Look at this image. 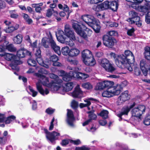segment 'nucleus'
Here are the masks:
<instances>
[{
  "mask_svg": "<svg viewBox=\"0 0 150 150\" xmlns=\"http://www.w3.org/2000/svg\"><path fill=\"white\" fill-rule=\"evenodd\" d=\"M136 104V103L134 102L130 106L126 105L123 107L120 111L116 114V116L119 118V120L120 121L122 120L127 121L126 118L127 117L129 113L132 109L131 112L132 116L140 118L142 114L145 112L146 107L145 105H141L134 108Z\"/></svg>",
  "mask_w": 150,
  "mask_h": 150,
  "instance_id": "1",
  "label": "nucleus"
},
{
  "mask_svg": "<svg viewBox=\"0 0 150 150\" xmlns=\"http://www.w3.org/2000/svg\"><path fill=\"white\" fill-rule=\"evenodd\" d=\"M110 54L112 57L115 59V64L118 66L120 67H122V65H128L126 68L130 71H133L131 66L133 64L135 59L133 54L130 50H125L124 54L118 55L117 57L114 53L111 52Z\"/></svg>",
  "mask_w": 150,
  "mask_h": 150,
  "instance_id": "2",
  "label": "nucleus"
},
{
  "mask_svg": "<svg viewBox=\"0 0 150 150\" xmlns=\"http://www.w3.org/2000/svg\"><path fill=\"white\" fill-rule=\"evenodd\" d=\"M72 26L77 34L86 40L87 39L88 36H90L92 33L91 30L78 22L76 23H73Z\"/></svg>",
  "mask_w": 150,
  "mask_h": 150,
  "instance_id": "3",
  "label": "nucleus"
},
{
  "mask_svg": "<svg viewBox=\"0 0 150 150\" xmlns=\"http://www.w3.org/2000/svg\"><path fill=\"white\" fill-rule=\"evenodd\" d=\"M108 35H104L102 39L103 45L108 48H112L116 45L117 41L114 37L118 34L117 32L114 30L110 31L108 32Z\"/></svg>",
  "mask_w": 150,
  "mask_h": 150,
  "instance_id": "4",
  "label": "nucleus"
},
{
  "mask_svg": "<svg viewBox=\"0 0 150 150\" xmlns=\"http://www.w3.org/2000/svg\"><path fill=\"white\" fill-rule=\"evenodd\" d=\"M83 20L93 29L96 33L100 32V22L93 16L90 15H85L82 17Z\"/></svg>",
  "mask_w": 150,
  "mask_h": 150,
  "instance_id": "5",
  "label": "nucleus"
},
{
  "mask_svg": "<svg viewBox=\"0 0 150 150\" xmlns=\"http://www.w3.org/2000/svg\"><path fill=\"white\" fill-rule=\"evenodd\" d=\"M113 81L105 80L103 81L99 82L96 85L95 88L96 90H103L105 88H110L112 87L114 85Z\"/></svg>",
  "mask_w": 150,
  "mask_h": 150,
  "instance_id": "6",
  "label": "nucleus"
},
{
  "mask_svg": "<svg viewBox=\"0 0 150 150\" xmlns=\"http://www.w3.org/2000/svg\"><path fill=\"white\" fill-rule=\"evenodd\" d=\"M64 32L63 31H59V33L62 32L63 34L64 33L68 38H69L71 41H74L76 40L75 33L73 30H72L70 26L68 24H66L64 27Z\"/></svg>",
  "mask_w": 150,
  "mask_h": 150,
  "instance_id": "7",
  "label": "nucleus"
},
{
  "mask_svg": "<svg viewBox=\"0 0 150 150\" xmlns=\"http://www.w3.org/2000/svg\"><path fill=\"white\" fill-rule=\"evenodd\" d=\"M44 132L46 134L47 139L49 140L51 143H53L54 141L57 139V136H59V133L55 131H53L51 132L48 131L46 129H44Z\"/></svg>",
  "mask_w": 150,
  "mask_h": 150,
  "instance_id": "8",
  "label": "nucleus"
},
{
  "mask_svg": "<svg viewBox=\"0 0 150 150\" xmlns=\"http://www.w3.org/2000/svg\"><path fill=\"white\" fill-rule=\"evenodd\" d=\"M130 98V96L128 94V91H125L123 92L118 97L117 103L118 105L122 104Z\"/></svg>",
  "mask_w": 150,
  "mask_h": 150,
  "instance_id": "9",
  "label": "nucleus"
},
{
  "mask_svg": "<svg viewBox=\"0 0 150 150\" xmlns=\"http://www.w3.org/2000/svg\"><path fill=\"white\" fill-rule=\"evenodd\" d=\"M27 56H29L30 57H31V52L24 48L20 49L17 52L16 56L17 59L19 60H20V58H24Z\"/></svg>",
  "mask_w": 150,
  "mask_h": 150,
  "instance_id": "10",
  "label": "nucleus"
},
{
  "mask_svg": "<svg viewBox=\"0 0 150 150\" xmlns=\"http://www.w3.org/2000/svg\"><path fill=\"white\" fill-rule=\"evenodd\" d=\"M140 65L143 75L144 76H147L148 70L150 67V64L147 63L144 59H142L140 62Z\"/></svg>",
  "mask_w": 150,
  "mask_h": 150,
  "instance_id": "11",
  "label": "nucleus"
},
{
  "mask_svg": "<svg viewBox=\"0 0 150 150\" xmlns=\"http://www.w3.org/2000/svg\"><path fill=\"white\" fill-rule=\"evenodd\" d=\"M108 2L104 1L103 3L97 5H94L93 7V9L95 11L98 12L108 9Z\"/></svg>",
  "mask_w": 150,
  "mask_h": 150,
  "instance_id": "12",
  "label": "nucleus"
},
{
  "mask_svg": "<svg viewBox=\"0 0 150 150\" xmlns=\"http://www.w3.org/2000/svg\"><path fill=\"white\" fill-rule=\"evenodd\" d=\"M130 14L131 15V17L129 18L128 20L129 21H131L132 24L134 23L135 21H139L140 20V18L138 16V13L134 11L130 12Z\"/></svg>",
  "mask_w": 150,
  "mask_h": 150,
  "instance_id": "13",
  "label": "nucleus"
},
{
  "mask_svg": "<svg viewBox=\"0 0 150 150\" xmlns=\"http://www.w3.org/2000/svg\"><path fill=\"white\" fill-rule=\"evenodd\" d=\"M67 117L68 123L70 126H73V122L75 120V117L73 112L71 110L68 109Z\"/></svg>",
  "mask_w": 150,
  "mask_h": 150,
  "instance_id": "14",
  "label": "nucleus"
},
{
  "mask_svg": "<svg viewBox=\"0 0 150 150\" xmlns=\"http://www.w3.org/2000/svg\"><path fill=\"white\" fill-rule=\"evenodd\" d=\"M105 1L108 2V9H111L113 11H117L118 6V4L117 2L115 1Z\"/></svg>",
  "mask_w": 150,
  "mask_h": 150,
  "instance_id": "15",
  "label": "nucleus"
},
{
  "mask_svg": "<svg viewBox=\"0 0 150 150\" xmlns=\"http://www.w3.org/2000/svg\"><path fill=\"white\" fill-rule=\"evenodd\" d=\"M37 76L38 77H40L41 78H42L43 81L42 82L44 86L48 87H50L52 86V80L49 83L48 78L46 77L45 76L40 74H38Z\"/></svg>",
  "mask_w": 150,
  "mask_h": 150,
  "instance_id": "16",
  "label": "nucleus"
},
{
  "mask_svg": "<svg viewBox=\"0 0 150 150\" xmlns=\"http://www.w3.org/2000/svg\"><path fill=\"white\" fill-rule=\"evenodd\" d=\"M59 59L58 57L56 55H53L51 56L49 58V60L53 62V66L56 67L61 66V64L58 62Z\"/></svg>",
  "mask_w": 150,
  "mask_h": 150,
  "instance_id": "17",
  "label": "nucleus"
},
{
  "mask_svg": "<svg viewBox=\"0 0 150 150\" xmlns=\"http://www.w3.org/2000/svg\"><path fill=\"white\" fill-rule=\"evenodd\" d=\"M92 56L93 55L91 52L88 50H84L81 52V57L83 61H85L86 59Z\"/></svg>",
  "mask_w": 150,
  "mask_h": 150,
  "instance_id": "18",
  "label": "nucleus"
},
{
  "mask_svg": "<svg viewBox=\"0 0 150 150\" xmlns=\"http://www.w3.org/2000/svg\"><path fill=\"white\" fill-rule=\"evenodd\" d=\"M122 88L120 85L117 84L116 86H113L111 87L112 90L114 95H118L120 93Z\"/></svg>",
  "mask_w": 150,
  "mask_h": 150,
  "instance_id": "19",
  "label": "nucleus"
},
{
  "mask_svg": "<svg viewBox=\"0 0 150 150\" xmlns=\"http://www.w3.org/2000/svg\"><path fill=\"white\" fill-rule=\"evenodd\" d=\"M82 92L79 86H77L74 89V91L72 93V96L74 98H80V95L82 94Z\"/></svg>",
  "mask_w": 150,
  "mask_h": 150,
  "instance_id": "20",
  "label": "nucleus"
},
{
  "mask_svg": "<svg viewBox=\"0 0 150 150\" xmlns=\"http://www.w3.org/2000/svg\"><path fill=\"white\" fill-rule=\"evenodd\" d=\"M50 43V45L54 51L55 53L57 54L58 55L61 54V51L60 47L57 46L54 40H52Z\"/></svg>",
  "mask_w": 150,
  "mask_h": 150,
  "instance_id": "21",
  "label": "nucleus"
},
{
  "mask_svg": "<svg viewBox=\"0 0 150 150\" xmlns=\"http://www.w3.org/2000/svg\"><path fill=\"white\" fill-rule=\"evenodd\" d=\"M4 56L7 60L11 61V62H13V61L17 59L16 56L12 54L6 53L5 52V54Z\"/></svg>",
  "mask_w": 150,
  "mask_h": 150,
  "instance_id": "22",
  "label": "nucleus"
},
{
  "mask_svg": "<svg viewBox=\"0 0 150 150\" xmlns=\"http://www.w3.org/2000/svg\"><path fill=\"white\" fill-rule=\"evenodd\" d=\"M72 79H74L73 71H70L68 74H66L63 77V80L66 82L69 81Z\"/></svg>",
  "mask_w": 150,
  "mask_h": 150,
  "instance_id": "23",
  "label": "nucleus"
},
{
  "mask_svg": "<svg viewBox=\"0 0 150 150\" xmlns=\"http://www.w3.org/2000/svg\"><path fill=\"white\" fill-rule=\"evenodd\" d=\"M12 63L10 64V67L12 69L16 70L18 71L19 70V68L18 67V65L22 63V62L18 59H17L12 62Z\"/></svg>",
  "mask_w": 150,
  "mask_h": 150,
  "instance_id": "24",
  "label": "nucleus"
},
{
  "mask_svg": "<svg viewBox=\"0 0 150 150\" xmlns=\"http://www.w3.org/2000/svg\"><path fill=\"white\" fill-rule=\"evenodd\" d=\"M83 62L86 65L89 66H93L96 63V60L93 56L88 58L85 61H83Z\"/></svg>",
  "mask_w": 150,
  "mask_h": 150,
  "instance_id": "25",
  "label": "nucleus"
},
{
  "mask_svg": "<svg viewBox=\"0 0 150 150\" xmlns=\"http://www.w3.org/2000/svg\"><path fill=\"white\" fill-rule=\"evenodd\" d=\"M36 85L37 90L41 95H44L45 92L46 95H47L49 93V92L47 88H45V91H44L42 85L39 83H37Z\"/></svg>",
  "mask_w": 150,
  "mask_h": 150,
  "instance_id": "26",
  "label": "nucleus"
},
{
  "mask_svg": "<svg viewBox=\"0 0 150 150\" xmlns=\"http://www.w3.org/2000/svg\"><path fill=\"white\" fill-rule=\"evenodd\" d=\"M102 95L103 97L108 98L114 96L111 88H108L106 91H104Z\"/></svg>",
  "mask_w": 150,
  "mask_h": 150,
  "instance_id": "27",
  "label": "nucleus"
},
{
  "mask_svg": "<svg viewBox=\"0 0 150 150\" xmlns=\"http://www.w3.org/2000/svg\"><path fill=\"white\" fill-rule=\"evenodd\" d=\"M144 58L150 61V47L146 46L144 48Z\"/></svg>",
  "mask_w": 150,
  "mask_h": 150,
  "instance_id": "28",
  "label": "nucleus"
},
{
  "mask_svg": "<svg viewBox=\"0 0 150 150\" xmlns=\"http://www.w3.org/2000/svg\"><path fill=\"white\" fill-rule=\"evenodd\" d=\"M19 27L18 25H16L15 26H10L4 29V30L6 33H10L13 32L15 30H16L18 29Z\"/></svg>",
  "mask_w": 150,
  "mask_h": 150,
  "instance_id": "29",
  "label": "nucleus"
},
{
  "mask_svg": "<svg viewBox=\"0 0 150 150\" xmlns=\"http://www.w3.org/2000/svg\"><path fill=\"white\" fill-rule=\"evenodd\" d=\"M22 35L21 34H18L13 38V40L15 43L20 44L22 42Z\"/></svg>",
  "mask_w": 150,
  "mask_h": 150,
  "instance_id": "30",
  "label": "nucleus"
},
{
  "mask_svg": "<svg viewBox=\"0 0 150 150\" xmlns=\"http://www.w3.org/2000/svg\"><path fill=\"white\" fill-rule=\"evenodd\" d=\"M105 71L108 72L113 73L115 70L116 69L113 67V64L110 63L104 69Z\"/></svg>",
  "mask_w": 150,
  "mask_h": 150,
  "instance_id": "31",
  "label": "nucleus"
},
{
  "mask_svg": "<svg viewBox=\"0 0 150 150\" xmlns=\"http://www.w3.org/2000/svg\"><path fill=\"white\" fill-rule=\"evenodd\" d=\"M80 52L79 50L76 48H72L70 50L69 56L71 57L76 56L79 54Z\"/></svg>",
  "mask_w": 150,
  "mask_h": 150,
  "instance_id": "32",
  "label": "nucleus"
},
{
  "mask_svg": "<svg viewBox=\"0 0 150 150\" xmlns=\"http://www.w3.org/2000/svg\"><path fill=\"white\" fill-rule=\"evenodd\" d=\"M73 83L67 82L65 83V87H64L63 89L66 92H68L72 90L73 88Z\"/></svg>",
  "mask_w": 150,
  "mask_h": 150,
  "instance_id": "33",
  "label": "nucleus"
},
{
  "mask_svg": "<svg viewBox=\"0 0 150 150\" xmlns=\"http://www.w3.org/2000/svg\"><path fill=\"white\" fill-rule=\"evenodd\" d=\"M110 63L108 60L106 58L103 59L101 60L100 63L101 66L105 69L106 67Z\"/></svg>",
  "mask_w": 150,
  "mask_h": 150,
  "instance_id": "34",
  "label": "nucleus"
},
{
  "mask_svg": "<svg viewBox=\"0 0 150 150\" xmlns=\"http://www.w3.org/2000/svg\"><path fill=\"white\" fill-rule=\"evenodd\" d=\"M94 111L93 110L88 111L87 113H88V117L89 119L91 120V121L92 120H96L97 118V115L94 113Z\"/></svg>",
  "mask_w": 150,
  "mask_h": 150,
  "instance_id": "35",
  "label": "nucleus"
},
{
  "mask_svg": "<svg viewBox=\"0 0 150 150\" xmlns=\"http://www.w3.org/2000/svg\"><path fill=\"white\" fill-rule=\"evenodd\" d=\"M108 112L107 110H103L98 114L103 119L107 118L108 117Z\"/></svg>",
  "mask_w": 150,
  "mask_h": 150,
  "instance_id": "36",
  "label": "nucleus"
},
{
  "mask_svg": "<svg viewBox=\"0 0 150 150\" xmlns=\"http://www.w3.org/2000/svg\"><path fill=\"white\" fill-rule=\"evenodd\" d=\"M148 6H141L138 7V10L139 11L143 13V14L148 13L149 11Z\"/></svg>",
  "mask_w": 150,
  "mask_h": 150,
  "instance_id": "37",
  "label": "nucleus"
},
{
  "mask_svg": "<svg viewBox=\"0 0 150 150\" xmlns=\"http://www.w3.org/2000/svg\"><path fill=\"white\" fill-rule=\"evenodd\" d=\"M73 72L74 75V79H82L83 73L75 71H73Z\"/></svg>",
  "mask_w": 150,
  "mask_h": 150,
  "instance_id": "38",
  "label": "nucleus"
},
{
  "mask_svg": "<svg viewBox=\"0 0 150 150\" xmlns=\"http://www.w3.org/2000/svg\"><path fill=\"white\" fill-rule=\"evenodd\" d=\"M69 48L68 47H62L61 50V52L62 54L64 55H69L70 53Z\"/></svg>",
  "mask_w": 150,
  "mask_h": 150,
  "instance_id": "39",
  "label": "nucleus"
},
{
  "mask_svg": "<svg viewBox=\"0 0 150 150\" xmlns=\"http://www.w3.org/2000/svg\"><path fill=\"white\" fill-rule=\"evenodd\" d=\"M134 74L137 76H139L141 74V69L138 67L134 66L133 68Z\"/></svg>",
  "mask_w": 150,
  "mask_h": 150,
  "instance_id": "40",
  "label": "nucleus"
},
{
  "mask_svg": "<svg viewBox=\"0 0 150 150\" xmlns=\"http://www.w3.org/2000/svg\"><path fill=\"white\" fill-rule=\"evenodd\" d=\"M27 63L28 65L31 66L36 67L37 66V63L36 61L32 59H28Z\"/></svg>",
  "mask_w": 150,
  "mask_h": 150,
  "instance_id": "41",
  "label": "nucleus"
},
{
  "mask_svg": "<svg viewBox=\"0 0 150 150\" xmlns=\"http://www.w3.org/2000/svg\"><path fill=\"white\" fill-rule=\"evenodd\" d=\"M16 118L15 116L11 115L8 117L5 121V124H9L12 120H14Z\"/></svg>",
  "mask_w": 150,
  "mask_h": 150,
  "instance_id": "42",
  "label": "nucleus"
},
{
  "mask_svg": "<svg viewBox=\"0 0 150 150\" xmlns=\"http://www.w3.org/2000/svg\"><path fill=\"white\" fill-rule=\"evenodd\" d=\"M6 49L11 52H15L16 50V48L14 47L13 45L12 44H10L6 45Z\"/></svg>",
  "mask_w": 150,
  "mask_h": 150,
  "instance_id": "43",
  "label": "nucleus"
},
{
  "mask_svg": "<svg viewBox=\"0 0 150 150\" xmlns=\"http://www.w3.org/2000/svg\"><path fill=\"white\" fill-rule=\"evenodd\" d=\"M144 123L146 125H150V114L146 116L144 121Z\"/></svg>",
  "mask_w": 150,
  "mask_h": 150,
  "instance_id": "44",
  "label": "nucleus"
},
{
  "mask_svg": "<svg viewBox=\"0 0 150 150\" xmlns=\"http://www.w3.org/2000/svg\"><path fill=\"white\" fill-rule=\"evenodd\" d=\"M59 34L58 36H57V39L61 43H64L65 42L66 38L64 37L63 35Z\"/></svg>",
  "mask_w": 150,
  "mask_h": 150,
  "instance_id": "45",
  "label": "nucleus"
},
{
  "mask_svg": "<svg viewBox=\"0 0 150 150\" xmlns=\"http://www.w3.org/2000/svg\"><path fill=\"white\" fill-rule=\"evenodd\" d=\"M135 31L134 28L133 27L131 29H129L127 30V34L129 36H135L134 31Z\"/></svg>",
  "mask_w": 150,
  "mask_h": 150,
  "instance_id": "46",
  "label": "nucleus"
},
{
  "mask_svg": "<svg viewBox=\"0 0 150 150\" xmlns=\"http://www.w3.org/2000/svg\"><path fill=\"white\" fill-rule=\"evenodd\" d=\"M41 43L45 47L47 48L49 47V42L46 40V38H43L42 40Z\"/></svg>",
  "mask_w": 150,
  "mask_h": 150,
  "instance_id": "47",
  "label": "nucleus"
},
{
  "mask_svg": "<svg viewBox=\"0 0 150 150\" xmlns=\"http://www.w3.org/2000/svg\"><path fill=\"white\" fill-rule=\"evenodd\" d=\"M83 87L89 90L92 89L93 88L92 85L89 82H86L82 84Z\"/></svg>",
  "mask_w": 150,
  "mask_h": 150,
  "instance_id": "48",
  "label": "nucleus"
},
{
  "mask_svg": "<svg viewBox=\"0 0 150 150\" xmlns=\"http://www.w3.org/2000/svg\"><path fill=\"white\" fill-rule=\"evenodd\" d=\"M55 111L54 109H53L51 107L47 108L45 110V112L48 115H51L53 114Z\"/></svg>",
  "mask_w": 150,
  "mask_h": 150,
  "instance_id": "49",
  "label": "nucleus"
},
{
  "mask_svg": "<svg viewBox=\"0 0 150 150\" xmlns=\"http://www.w3.org/2000/svg\"><path fill=\"white\" fill-rule=\"evenodd\" d=\"M52 86L49 87V88H50L52 89H53V90L54 91H57L60 88V86L57 85L56 84H54V82H52Z\"/></svg>",
  "mask_w": 150,
  "mask_h": 150,
  "instance_id": "50",
  "label": "nucleus"
},
{
  "mask_svg": "<svg viewBox=\"0 0 150 150\" xmlns=\"http://www.w3.org/2000/svg\"><path fill=\"white\" fill-rule=\"evenodd\" d=\"M71 107L74 109H76L78 107V102L73 100L71 103Z\"/></svg>",
  "mask_w": 150,
  "mask_h": 150,
  "instance_id": "51",
  "label": "nucleus"
},
{
  "mask_svg": "<svg viewBox=\"0 0 150 150\" xmlns=\"http://www.w3.org/2000/svg\"><path fill=\"white\" fill-rule=\"evenodd\" d=\"M28 88L30 92L32 93V96L33 97H35L37 95L38 92L35 91L30 86H29Z\"/></svg>",
  "mask_w": 150,
  "mask_h": 150,
  "instance_id": "52",
  "label": "nucleus"
},
{
  "mask_svg": "<svg viewBox=\"0 0 150 150\" xmlns=\"http://www.w3.org/2000/svg\"><path fill=\"white\" fill-rule=\"evenodd\" d=\"M88 2L91 4H96L103 1V0H88Z\"/></svg>",
  "mask_w": 150,
  "mask_h": 150,
  "instance_id": "53",
  "label": "nucleus"
},
{
  "mask_svg": "<svg viewBox=\"0 0 150 150\" xmlns=\"http://www.w3.org/2000/svg\"><path fill=\"white\" fill-rule=\"evenodd\" d=\"M68 61L70 62L71 64H73L74 65H76L78 63V62L77 60H73L70 58H68Z\"/></svg>",
  "mask_w": 150,
  "mask_h": 150,
  "instance_id": "54",
  "label": "nucleus"
},
{
  "mask_svg": "<svg viewBox=\"0 0 150 150\" xmlns=\"http://www.w3.org/2000/svg\"><path fill=\"white\" fill-rule=\"evenodd\" d=\"M150 12H148L145 16V21L148 24H150Z\"/></svg>",
  "mask_w": 150,
  "mask_h": 150,
  "instance_id": "55",
  "label": "nucleus"
},
{
  "mask_svg": "<svg viewBox=\"0 0 150 150\" xmlns=\"http://www.w3.org/2000/svg\"><path fill=\"white\" fill-rule=\"evenodd\" d=\"M5 54V50L4 46L0 45V56L1 57L4 56Z\"/></svg>",
  "mask_w": 150,
  "mask_h": 150,
  "instance_id": "56",
  "label": "nucleus"
},
{
  "mask_svg": "<svg viewBox=\"0 0 150 150\" xmlns=\"http://www.w3.org/2000/svg\"><path fill=\"white\" fill-rule=\"evenodd\" d=\"M52 82H54V84H59L60 85H61V84L62 83V80L59 79V78L56 79L55 80H52Z\"/></svg>",
  "mask_w": 150,
  "mask_h": 150,
  "instance_id": "57",
  "label": "nucleus"
},
{
  "mask_svg": "<svg viewBox=\"0 0 150 150\" xmlns=\"http://www.w3.org/2000/svg\"><path fill=\"white\" fill-rule=\"evenodd\" d=\"M69 141L70 139H63L62 140L61 144L63 146H66L69 144Z\"/></svg>",
  "mask_w": 150,
  "mask_h": 150,
  "instance_id": "58",
  "label": "nucleus"
},
{
  "mask_svg": "<svg viewBox=\"0 0 150 150\" xmlns=\"http://www.w3.org/2000/svg\"><path fill=\"white\" fill-rule=\"evenodd\" d=\"M70 143H73L75 145H78L81 144V142L80 140L79 139H77L76 140H73L71 139L70 140Z\"/></svg>",
  "mask_w": 150,
  "mask_h": 150,
  "instance_id": "59",
  "label": "nucleus"
},
{
  "mask_svg": "<svg viewBox=\"0 0 150 150\" xmlns=\"http://www.w3.org/2000/svg\"><path fill=\"white\" fill-rule=\"evenodd\" d=\"M36 60L37 61L38 63L40 65L41 64H43V61L41 57H36Z\"/></svg>",
  "mask_w": 150,
  "mask_h": 150,
  "instance_id": "60",
  "label": "nucleus"
},
{
  "mask_svg": "<svg viewBox=\"0 0 150 150\" xmlns=\"http://www.w3.org/2000/svg\"><path fill=\"white\" fill-rule=\"evenodd\" d=\"M36 57H41V51L40 48L36 50L35 54Z\"/></svg>",
  "mask_w": 150,
  "mask_h": 150,
  "instance_id": "61",
  "label": "nucleus"
},
{
  "mask_svg": "<svg viewBox=\"0 0 150 150\" xmlns=\"http://www.w3.org/2000/svg\"><path fill=\"white\" fill-rule=\"evenodd\" d=\"M49 76L51 79H53V80H55L57 78H59V77L57 75H56L53 73L50 74H49Z\"/></svg>",
  "mask_w": 150,
  "mask_h": 150,
  "instance_id": "62",
  "label": "nucleus"
},
{
  "mask_svg": "<svg viewBox=\"0 0 150 150\" xmlns=\"http://www.w3.org/2000/svg\"><path fill=\"white\" fill-rule=\"evenodd\" d=\"M99 123L102 126H105L107 123V122L105 120H100L99 121Z\"/></svg>",
  "mask_w": 150,
  "mask_h": 150,
  "instance_id": "63",
  "label": "nucleus"
},
{
  "mask_svg": "<svg viewBox=\"0 0 150 150\" xmlns=\"http://www.w3.org/2000/svg\"><path fill=\"white\" fill-rule=\"evenodd\" d=\"M5 119V117L3 114L0 113V122H4Z\"/></svg>",
  "mask_w": 150,
  "mask_h": 150,
  "instance_id": "64",
  "label": "nucleus"
}]
</instances>
